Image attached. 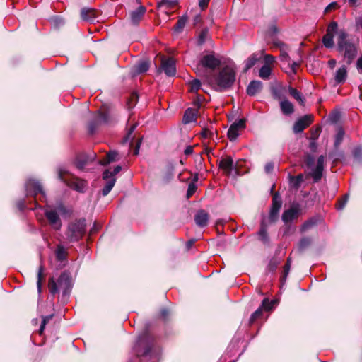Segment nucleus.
Wrapping results in <instances>:
<instances>
[{"instance_id": "1", "label": "nucleus", "mask_w": 362, "mask_h": 362, "mask_svg": "<svg viewBox=\"0 0 362 362\" xmlns=\"http://www.w3.org/2000/svg\"><path fill=\"white\" fill-rule=\"evenodd\" d=\"M235 71L230 66L222 68L217 74L204 75V81L216 91L222 92L232 88L235 81Z\"/></svg>"}, {"instance_id": "2", "label": "nucleus", "mask_w": 362, "mask_h": 362, "mask_svg": "<svg viewBox=\"0 0 362 362\" xmlns=\"http://www.w3.org/2000/svg\"><path fill=\"white\" fill-rule=\"evenodd\" d=\"M337 51L343 53L346 64H351L358 53V47L354 40L348 38V34L343 30H340L337 37Z\"/></svg>"}, {"instance_id": "3", "label": "nucleus", "mask_w": 362, "mask_h": 362, "mask_svg": "<svg viewBox=\"0 0 362 362\" xmlns=\"http://www.w3.org/2000/svg\"><path fill=\"white\" fill-rule=\"evenodd\" d=\"M71 277L67 271L62 272L57 281L54 277L48 281V288L52 295L59 293V288L62 290L63 295H66L71 291Z\"/></svg>"}, {"instance_id": "4", "label": "nucleus", "mask_w": 362, "mask_h": 362, "mask_svg": "<svg viewBox=\"0 0 362 362\" xmlns=\"http://www.w3.org/2000/svg\"><path fill=\"white\" fill-rule=\"evenodd\" d=\"M156 345V339L148 332H145L139 337L134 346V351L139 358L149 355Z\"/></svg>"}, {"instance_id": "5", "label": "nucleus", "mask_w": 362, "mask_h": 362, "mask_svg": "<svg viewBox=\"0 0 362 362\" xmlns=\"http://www.w3.org/2000/svg\"><path fill=\"white\" fill-rule=\"evenodd\" d=\"M58 179L64 182L67 186L79 192H83L86 187L85 180L79 179L67 170L59 168H57Z\"/></svg>"}, {"instance_id": "6", "label": "nucleus", "mask_w": 362, "mask_h": 362, "mask_svg": "<svg viewBox=\"0 0 362 362\" xmlns=\"http://www.w3.org/2000/svg\"><path fill=\"white\" fill-rule=\"evenodd\" d=\"M86 232V218H79L69 224L67 238L70 242H77L81 240Z\"/></svg>"}, {"instance_id": "7", "label": "nucleus", "mask_w": 362, "mask_h": 362, "mask_svg": "<svg viewBox=\"0 0 362 362\" xmlns=\"http://www.w3.org/2000/svg\"><path fill=\"white\" fill-rule=\"evenodd\" d=\"M221 64V59L216 56L214 52L206 51V54L201 57L198 65L209 69L204 72L203 75L204 77L205 74L214 73V71L219 67Z\"/></svg>"}, {"instance_id": "8", "label": "nucleus", "mask_w": 362, "mask_h": 362, "mask_svg": "<svg viewBox=\"0 0 362 362\" xmlns=\"http://www.w3.org/2000/svg\"><path fill=\"white\" fill-rule=\"evenodd\" d=\"M25 187L27 197L32 196L34 198H36L37 195L40 194V201H44L45 199V192L39 181L34 179H30L26 182Z\"/></svg>"}, {"instance_id": "9", "label": "nucleus", "mask_w": 362, "mask_h": 362, "mask_svg": "<svg viewBox=\"0 0 362 362\" xmlns=\"http://www.w3.org/2000/svg\"><path fill=\"white\" fill-rule=\"evenodd\" d=\"M282 206V199L279 192H274L272 200L268 223L269 224L275 223L279 218V211Z\"/></svg>"}, {"instance_id": "10", "label": "nucleus", "mask_w": 362, "mask_h": 362, "mask_svg": "<svg viewBox=\"0 0 362 362\" xmlns=\"http://www.w3.org/2000/svg\"><path fill=\"white\" fill-rule=\"evenodd\" d=\"M110 122V115L107 111L99 110L95 115L88 123V131L90 134H93L101 124H107Z\"/></svg>"}, {"instance_id": "11", "label": "nucleus", "mask_w": 362, "mask_h": 362, "mask_svg": "<svg viewBox=\"0 0 362 362\" xmlns=\"http://www.w3.org/2000/svg\"><path fill=\"white\" fill-rule=\"evenodd\" d=\"M137 127V124H133L130 128L128 129L127 135L123 139V143H126L128 141H130V147H134V155H138L139 153V148L141 144L142 143V137H139L137 139H135V136H132L133 132Z\"/></svg>"}, {"instance_id": "12", "label": "nucleus", "mask_w": 362, "mask_h": 362, "mask_svg": "<svg viewBox=\"0 0 362 362\" xmlns=\"http://www.w3.org/2000/svg\"><path fill=\"white\" fill-rule=\"evenodd\" d=\"M96 157V154L94 153L92 155H88L85 152L78 153L74 160V165L76 168L80 170H83L85 167L92 163Z\"/></svg>"}, {"instance_id": "13", "label": "nucleus", "mask_w": 362, "mask_h": 362, "mask_svg": "<svg viewBox=\"0 0 362 362\" xmlns=\"http://www.w3.org/2000/svg\"><path fill=\"white\" fill-rule=\"evenodd\" d=\"M275 303V300L269 301L268 298H264L260 306L251 315L249 320L250 324H253L257 319L260 318L264 310L267 311L271 310Z\"/></svg>"}, {"instance_id": "14", "label": "nucleus", "mask_w": 362, "mask_h": 362, "mask_svg": "<svg viewBox=\"0 0 362 362\" xmlns=\"http://www.w3.org/2000/svg\"><path fill=\"white\" fill-rule=\"evenodd\" d=\"M301 209L298 204L291 206L284 211L281 218L285 224H288L292 221L297 219L300 216Z\"/></svg>"}, {"instance_id": "15", "label": "nucleus", "mask_w": 362, "mask_h": 362, "mask_svg": "<svg viewBox=\"0 0 362 362\" xmlns=\"http://www.w3.org/2000/svg\"><path fill=\"white\" fill-rule=\"evenodd\" d=\"M313 121V116L312 115H305L297 121L295 122L293 131L295 134L302 132L305 129L310 126Z\"/></svg>"}, {"instance_id": "16", "label": "nucleus", "mask_w": 362, "mask_h": 362, "mask_svg": "<svg viewBox=\"0 0 362 362\" xmlns=\"http://www.w3.org/2000/svg\"><path fill=\"white\" fill-rule=\"evenodd\" d=\"M45 216L50 226L55 230H59L62 226L59 214L54 210H46Z\"/></svg>"}, {"instance_id": "17", "label": "nucleus", "mask_w": 362, "mask_h": 362, "mask_svg": "<svg viewBox=\"0 0 362 362\" xmlns=\"http://www.w3.org/2000/svg\"><path fill=\"white\" fill-rule=\"evenodd\" d=\"M160 69L165 72L168 76H174L176 74L175 62L172 57L163 59L161 62Z\"/></svg>"}, {"instance_id": "18", "label": "nucleus", "mask_w": 362, "mask_h": 362, "mask_svg": "<svg viewBox=\"0 0 362 362\" xmlns=\"http://www.w3.org/2000/svg\"><path fill=\"white\" fill-rule=\"evenodd\" d=\"M218 168L223 170L224 173L228 176L231 174L234 168L238 171V169L234 165L233 160L230 156L222 158L218 162Z\"/></svg>"}, {"instance_id": "19", "label": "nucleus", "mask_w": 362, "mask_h": 362, "mask_svg": "<svg viewBox=\"0 0 362 362\" xmlns=\"http://www.w3.org/2000/svg\"><path fill=\"white\" fill-rule=\"evenodd\" d=\"M146 12V8L144 6H140L136 10L131 11L129 13L131 23L134 25H138Z\"/></svg>"}, {"instance_id": "20", "label": "nucleus", "mask_w": 362, "mask_h": 362, "mask_svg": "<svg viewBox=\"0 0 362 362\" xmlns=\"http://www.w3.org/2000/svg\"><path fill=\"white\" fill-rule=\"evenodd\" d=\"M209 214L204 209L199 210L194 216V221L196 224L201 228H204L208 225Z\"/></svg>"}, {"instance_id": "21", "label": "nucleus", "mask_w": 362, "mask_h": 362, "mask_svg": "<svg viewBox=\"0 0 362 362\" xmlns=\"http://www.w3.org/2000/svg\"><path fill=\"white\" fill-rule=\"evenodd\" d=\"M268 219L266 218V217H263L261 223H260V228L258 232V235L259 236V240L264 243V244H269V238L267 233V227H268Z\"/></svg>"}, {"instance_id": "22", "label": "nucleus", "mask_w": 362, "mask_h": 362, "mask_svg": "<svg viewBox=\"0 0 362 362\" xmlns=\"http://www.w3.org/2000/svg\"><path fill=\"white\" fill-rule=\"evenodd\" d=\"M263 88V83L260 81L253 80L250 82L247 88L246 93L250 96H255L260 93Z\"/></svg>"}, {"instance_id": "23", "label": "nucleus", "mask_w": 362, "mask_h": 362, "mask_svg": "<svg viewBox=\"0 0 362 362\" xmlns=\"http://www.w3.org/2000/svg\"><path fill=\"white\" fill-rule=\"evenodd\" d=\"M151 62L148 59L139 61L133 67L134 75H139L146 73L150 67Z\"/></svg>"}, {"instance_id": "24", "label": "nucleus", "mask_w": 362, "mask_h": 362, "mask_svg": "<svg viewBox=\"0 0 362 362\" xmlns=\"http://www.w3.org/2000/svg\"><path fill=\"white\" fill-rule=\"evenodd\" d=\"M80 16L83 21H93L97 18V11L92 8H82Z\"/></svg>"}, {"instance_id": "25", "label": "nucleus", "mask_w": 362, "mask_h": 362, "mask_svg": "<svg viewBox=\"0 0 362 362\" xmlns=\"http://www.w3.org/2000/svg\"><path fill=\"white\" fill-rule=\"evenodd\" d=\"M119 160V153L117 151H110L107 153L106 156L98 161L101 165H107L110 163L118 161Z\"/></svg>"}, {"instance_id": "26", "label": "nucleus", "mask_w": 362, "mask_h": 362, "mask_svg": "<svg viewBox=\"0 0 362 362\" xmlns=\"http://www.w3.org/2000/svg\"><path fill=\"white\" fill-rule=\"evenodd\" d=\"M261 56L258 53L252 54L245 61L243 73H246L260 59Z\"/></svg>"}, {"instance_id": "27", "label": "nucleus", "mask_w": 362, "mask_h": 362, "mask_svg": "<svg viewBox=\"0 0 362 362\" xmlns=\"http://www.w3.org/2000/svg\"><path fill=\"white\" fill-rule=\"evenodd\" d=\"M279 105L281 111L284 115H290L294 112V106L288 100H282Z\"/></svg>"}, {"instance_id": "28", "label": "nucleus", "mask_w": 362, "mask_h": 362, "mask_svg": "<svg viewBox=\"0 0 362 362\" xmlns=\"http://www.w3.org/2000/svg\"><path fill=\"white\" fill-rule=\"evenodd\" d=\"M198 110L193 108H187L183 115L182 121L185 124H189L195 122Z\"/></svg>"}, {"instance_id": "29", "label": "nucleus", "mask_w": 362, "mask_h": 362, "mask_svg": "<svg viewBox=\"0 0 362 362\" xmlns=\"http://www.w3.org/2000/svg\"><path fill=\"white\" fill-rule=\"evenodd\" d=\"M347 78V69L345 66H342L336 71L334 76L335 82L337 84L344 83Z\"/></svg>"}, {"instance_id": "30", "label": "nucleus", "mask_w": 362, "mask_h": 362, "mask_svg": "<svg viewBox=\"0 0 362 362\" xmlns=\"http://www.w3.org/2000/svg\"><path fill=\"white\" fill-rule=\"evenodd\" d=\"M288 92H289V94L295 100H296L301 106H305V98L300 91H298L297 89H296L291 86H288Z\"/></svg>"}, {"instance_id": "31", "label": "nucleus", "mask_w": 362, "mask_h": 362, "mask_svg": "<svg viewBox=\"0 0 362 362\" xmlns=\"http://www.w3.org/2000/svg\"><path fill=\"white\" fill-rule=\"evenodd\" d=\"M320 221V218L317 216H313L305 221L303 224L301 226L300 231L305 232L307 231L312 228L316 226Z\"/></svg>"}, {"instance_id": "32", "label": "nucleus", "mask_w": 362, "mask_h": 362, "mask_svg": "<svg viewBox=\"0 0 362 362\" xmlns=\"http://www.w3.org/2000/svg\"><path fill=\"white\" fill-rule=\"evenodd\" d=\"M312 244V239L310 237L302 238L298 244V251L299 253H303L308 249Z\"/></svg>"}, {"instance_id": "33", "label": "nucleus", "mask_w": 362, "mask_h": 362, "mask_svg": "<svg viewBox=\"0 0 362 362\" xmlns=\"http://www.w3.org/2000/svg\"><path fill=\"white\" fill-rule=\"evenodd\" d=\"M323 170L324 169L320 168V166H316L315 168L312 169L310 175L312 177L313 182L317 183L321 180L323 175Z\"/></svg>"}, {"instance_id": "34", "label": "nucleus", "mask_w": 362, "mask_h": 362, "mask_svg": "<svg viewBox=\"0 0 362 362\" xmlns=\"http://www.w3.org/2000/svg\"><path fill=\"white\" fill-rule=\"evenodd\" d=\"M280 263V259L273 257L269 260V262L267 267V271L269 273L274 274Z\"/></svg>"}, {"instance_id": "35", "label": "nucleus", "mask_w": 362, "mask_h": 362, "mask_svg": "<svg viewBox=\"0 0 362 362\" xmlns=\"http://www.w3.org/2000/svg\"><path fill=\"white\" fill-rule=\"evenodd\" d=\"M187 21V16H182L180 17L173 27V30L176 33H181L185 28L186 23Z\"/></svg>"}, {"instance_id": "36", "label": "nucleus", "mask_w": 362, "mask_h": 362, "mask_svg": "<svg viewBox=\"0 0 362 362\" xmlns=\"http://www.w3.org/2000/svg\"><path fill=\"white\" fill-rule=\"evenodd\" d=\"M345 132L342 128H339L337 133L335 136L334 147L335 149H338L342 141L344 139Z\"/></svg>"}, {"instance_id": "37", "label": "nucleus", "mask_w": 362, "mask_h": 362, "mask_svg": "<svg viewBox=\"0 0 362 362\" xmlns=\"http://www.w3.org/2000/svg\"><path fill=\"white\" fill-rule=\"evenodd\" d=\"M44 279H45L44 267L42 265H41L38 269L37 282V291L40 293L42 292V283H43Z\"/></svg>"}, {"instance_id": "38", "label": "nucleus", "mask_w": 362, "mask_h": 362, "mask_svg": "<svg viewBox=\"0 0 362 362\" xmlns=\"http://www.w3.org/2000/svg\"><path fill=\"white\" fill-rule=\"evenodd\" d=\"M271 73H272L271 67L267 64H264L260 68V69L259 71V76L262 79L266 80L269 78Z\"/></svg>"}, {"instance_id": "39", "label": "nucleus", "mask_w": 362, "mask_h": 362, "mask_svg": "<svg viewBox=\"0 0 362 362\" xmlns=\"http://www.w3.org/2000/svg\"><path fill=\"white\" fill-rule=\"evenodd\" d=\"M272 96L275 100H282L286 99L284 88H274L272 90Z\"/></svg>"}, {"instance_id": "40", "label": "nucleus", "mask_w": 362, "mask_h": 362, "mask_svg": "<svg viewBox=\"0 0 362 362\" xmlns=\"http://www.w3.org/2000/svg\"><path fill=\"white\" fill-rule=\"evenodd\" d=\"M334 35L326 33L322 37V42L325 47L332 48L334 46Z\"/></svg>"}, {"instance_id": "41", "label": "nucleus", "mask_w": 362, "mask_h": 362, "mask_svg": "<svg viewBox=\"0 0 362 362\" xmlns=\"http://www.w3.org/2000/svg\"><path fill=\"white\" fill-rule=\"evenodd\" d=\"M349 199V194H345L344 196H342L341 198L338 199L335 206L337 210H342L344 209L347 202Z\"/></svg>"}, {"instance_id": "42", "label": "nucleus", "mask_w": 362, "mask_h": 362, "mask_svg": "<svg viewBox=\"0 0 362 362\" xmlns=\"http://www.w3.org/2000/svg\"><path fill=\"white\" fill-rule=\"evenodd\" d=\"M238 128H235V126L231 125L227 132L228 138L230 141H235L239 135Z\"/></svg>"}, {"instance_id": "43", "label": "nucleus", "mask_w": 362, "mask_h": 362, "mask_svg": "<svg viewBox=\"0 0 362 362\" xmlns=\"http://www.w3.org/2000/svg\"><path fill=\"white\" fill-rule=\"evenodd\" d=\"M171 312L169 308L163 307L160 310V317L164 322L170 320Z\"/></svg>"}, {"instance_id": "44", "label": "nucleus", "mask_w": 362, "mask_h": 362, "mask_svg": "<svg viewBox=\"0 0 362 362\" xmlns=\"http://www.w3.org/2000/svg\"><path fill=\"white\" fill-rule=\"evenodd\" d=\"M66 252L62 246H58L56 250V258L59 261H63L66 259Z\"/></svg>"}, {"instance_id": "45", "label": "nucleus", "mask_w": 362, "mask_h": 362, "mask_svg": "<svg viewBox=\"0 0 362 362\" xmlns=\"http://www.w3.org/2000/svg\"><path fill=\"white\" fill-rule=\"evenodd\" d=\"M177 4V0H161L160 2V6H165L168 9L174 8Z\"/></svg>"}, {"instance_id": "46", "label": "nucleus", "mask_w": 362, "mask_h": 362, "mask_svg": "<svg viewBox=\"0 0 362 362\" xmlns=\"http://www.w3.org/2000/svg\"><path fill=\"white\" fill-rule=\"evenodd\" d=\"M352 155L354 158L358 162L362 161V147L356 146L353 149Z\"/></svg>"}, {"instance_id": "47", "label": "nucleus", "mask_w": 362, "mask_h": 362, "mask_svg": "<svg viewBox=\"0 0 362 362\" xmlns=\"http://www.w3.org/2000/svg\"><path fill=\"white\" fill-rule=\"evenodd\" d=\"M208 33H209V30L207 28H203L201 30V32L199 35L198 40H197L198 45H202L204 43V42L206 41V37L208 35Z\"/></svg>"}, {"instance_id": "48", "label": "nucleus", "mask_w": 362, "mask_h": 362, "mask_svg": "<svg viewBox=\"0 0 362 362\" xmlns=\"http://www.w3.org/2000/svg\"><path fill=\"white\" fill-rule=\"evenodd\" d=\"M139 100V95L136 93H132L128 99V106L129 108H133Z\"/></svg>"}, {"instance_id": "49", "label": "nucleus", "mask_w": 362, "mask_h": 362, "mask_svg": "<svg viewBox=\"0 0 362 362\" xmlns=\"http://www.w3.org/2000/svg\"><path fill=\"white\" fill-rule=\"evenodd\" d=\"M190 91L192 93H197L201 88V81L199 79H194L189 82Z\"/></svg>"}, {"instance_id": "50", "label": "nucleus", "mask_w": 362, "mask_h": 362, "mask_svg": "<svg viewBox=\"0 0 362 362\" xmlns=\"http://www.w3.org/2000/svg\"><path fill=\"white\" fill-rule=\"evenodd\" d=\"M291 179L292 180L293 186L296 188H298L301 182L303 181V175L299 174L297 176L291 177Z\"/></svg>"}, {"instance_id": "51", "label": "nucleus", "mask_w": 362, "mask_h": 362, "mask_svg": "<svg viewBox=\"0 0 362 362\" xmlns=\"http://www.w3.org/2000/svg\"><path fill=\"white\" fill-rule=\"evenodd\" d=\"M304 163L308 168L313 167L315 163L314 156L309 153H306L304 156Z\"/></svg>"}, {"instance_id": "52", "label": "nucleus", "mask_w": 362, "mask_h": 362, "mask_svg": "<svg viewBox=\"0 0 362 362\" xmlns=\"http://www.w3.org/2000/svg\"><path fill=\"white\" fill-rule=\"evenodd\" d=\"M197 189V187L196 184H194V182H190L188 185L186 197L187 199H189L195 193Z\"/></svg>"}, {"instance_id": "53", "label": "nucleus", "mask_w": 362, "mask_h": 362, "mask_svg": "<svg viewBox=\"0 0 362 362\" xmlns=\"http://www.w3.org/2000/svg\"><path fill=\"white\" fill-rule=\"evenodd\" d=\"M290 269H291V266H289L288 264H284L283 273H282L281 276L280 277V280L282 284H284L286 281L287 276L289 274Z\"/></svg>"}, {"instance_id": "54", "label": "nucleus", "mask_w": 362, "mask_h": 362, "mask_svg": "<svg viewBox=\"0 0 362 362\" xmlns=\"http://www.w3.org/2000/svg\"><path fill=\"white\" fill-rule=\"evenodd\" d=\"M338 28V23L336 21H332L327 26L326 33L334 35Z\"/></svg>"}, {"instance_id": "55", "label": "nucleus", "mask_w": 362, "mask_h": 362, "mask_svg": "<svg viewBox=\"0 0 362 362\" xmlns=\"http://www.w3.org/2000/svg\"><path fill=\"white\" fill-rule=\"evenodd\" d=\"M56 208L58 210V211L60 212L62 214H71V211L67 209V208L64 206V204L62 202L57 203Z\"/></svg>"}, {"instance_id": "56", "label": "nucleus", "mask_w": 362, "mask_h": 362, "mask_svg": "<svg viewBox=\"0 0 362 362\" xmlns=\"http://www.w3.org/2000/svg\"><path fill=\"white\" fill-rule=\"evenodd\" d=\"M204 97L202 95L197 94L196 98L193 101L194 105L197 107L196 110H199L201 107L202 103L204 100Z\"/></svg>"}, {"instance_id": "57", "label": "nucleus", "mask_w": 362, "mask_h": 362, "mask_svg": "<svg viewBox=\"0 0 362 362\" xmlns=\"http://www.w3.org/2000/svg\"><path fill=\"white\" fill-rule=\"evenodd\" d=\"M246 119L245 118L240 119L238 121L235 122L231 125L235 126V128H238V130L243 129L246 126Z\"/></svg>"}, {"instance_id": "58", "label": "nucleus", "mask_w": 362, "mask_h": 362, "mask_svg": "<svg viewBox=\"0 0 362 362\" xmlns=\"http://www.w3.org/2000/svg\"><path fill=\"white\" fill-rule=\"evenodd\" d=\"M286 49L287 48H284V49H280V51H281L280 59L281 61L289 62L290 57L286 52Z\"/></svg>"}, {"instance_id": "59", "label": "nucleus", "mask_w": 362, "mask_h": 362, "mask_svg": "<svg viewBox=\"0 0 362 362\" xmlns=\"http://www.w3.org/2000/svg\"><path fill=\"white\" fill-rule=\"evenodd\" d=\"M111 178H115L112 171L109 169H106L103 173V179L105 180H108Z\"/></svg>"}, {"instance_id": "60", "label": "nucleus", "mask_w": 362, "mask_h": 362, "mask_svg": "<svg viewBox=\"0 0 362 362\" xmlns=\"http://www.w3.org/2000/svg\"><path fill=\"white\" fill-rule=\"evenodd\" d=\"M338 8V4L337 2L330 3L327 7L325 8L324 12L325 13L330 12L332 10L337 9Z\"/></svg>"}, {"instance_id": "61", "label": "nucleus", "mask_w": 362, "mask_h": 362, "mask_svg": "<svg viewBox=\"0 0 362 362\" xmlns=\"http://www.w3.org/2000/svg\"><path fill=\"white\" fill-rule=\"evenodd\" d=\"M211 0H199V6L202 11H204L207 8Z\"/></svg>"}, {"instance_id": "62", "label": "nucleus", "mask_w": 362, "mask_h": 362, "mask_svg": "<svg viewBox=\"0 0 362 362\" xmlns=\"http://www.w3.org/2000/svg\"><path fill=\"white\" fill-rule=\"evenodd\" d=\"M273 45H274V46L279 47L280 49H284V48H287V45L284 42H283L279 40H274L273 41Z\"/></svg>"}, {"instance_id": "63", "label": "nucleus", "mask_w": 362, "mask_h": 362, "mask_svg": "<svg viewBox=\"0 0 362 362\" xmlns=\"http://www.w3.org/2000/svg\"><path fill=\"white\" fill-rule=\"evenodd\" d=\"M16 206L21 211L23 210L25 208V199H21L17 201Z\"/></svg>"}, {"instance_id": "64", "label": "nucleus", "mask_w": 362, "mask_h": 362, "mask_svg": "<svg viewBox=\"0 0 362 362\" xmlns=\"http://www.w3.org/2000/svg\"><path fill=\"white\" fill-rule=\"evenodd\" d=\"M264 62L265 64H267L269 66V64H272L274 62V57L272 55L267 54L264 57Z\"/></svg>"}]
</instances>
